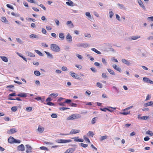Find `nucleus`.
I'll use <instances>...</instances> for the list:
<instances>
[{"instance_id": "obj_25", "label": "nucleus", "mask_w": 153, "mask_h": 153, "mask_svg": "<svg viewBox=\"0 0 153 153\" xmlns=\"http://www.w3.org/2000/svg\"><path fill=\"white\" fill-rule=\"evenodd\" d=\"M59 37L61 38L62 40H64L65 38L64 33H60L59 34Z\"/></svg>"}, {"instance_id": "obj_22", "label": "nucleus", "mask_w": 153, "mask_h": 153, "mask_svg": "<svg viewBox=\"0 0 153 153\" xmlns=\"http://www.w3.org/2000/svg\"><path fill=\"white\" fill-rule=\"evenodd\" d=\"M112 66L116 70L119 72H120L121 70V68L119 67H117V65L115 64L113 65Z\"/></svg>"}, {"instance_id": "obj_62", "label": "nucleus", "mask_w": 153, "mask_h": 153, "mask_svg": "<svg viewBox=\"0 0 153 153\" xmlns=\"http://www.w3.org/2000/svg\"><path fill=\"white\" fill-rule=\"evenodd\" d=\"M76 56L79 59H81L82 58V56L78 54H76Z\"/></svg>"}, {"instance_id": "obj_18", "label": "nucleus", "mask_w": 153, "mask_h": 153, "mask_svg": "<svg viewBox=\"0 0 153 153\" xmlns=\"http://www.w3.org/2000/svg\"><path fill=\"white\" fill-rule=\"evenodd\" d=\"M14 138L10 136V137L8 139V141L9 143L12 144L14 143Z\"/></svg>"}, {"instance_id": "obj_33", "label": "nucleus", "mask_w": 153, "mask_h": 153, "mask_svg": "<svg viewBox=\"0 0 153 153\" xmlns=\"http://www.w3.org/2000/svg\"><path fill=\"white\" fill-rule=\"evenodd\" d=\"M149 119V116H143L140 117V119L143 120H146Z\"/></svg>"}, {"instance_id": "obj_26", "label": "nucleus", "mask_w": 153, "mask_h": 153, "mask_svg": "<svg viewBox=\"0 0 153 153\" xmlns=\"http://www.w3.org/2000/svg\"><path fill=\"white\" fill-rule=\"evenodd\" d=\"M91 50L98 54H101V53L100 52L98 51L95 48H92L91 49Z\"/></svg>"}, {"instance_id": "obj_19", "label": "nucleus", "mask_w": 153, "mask_h": 153, "mask_svg": "<svg viewBox=\"0 0 153 153\" xmlns=\"http://www.w3.org/2000/svg\"><path fill=\"white\" fill-rule=\"evenodd\" d=\"M138 2L139 5L140 6V7H142L143 9L145 10V7L141 1V0H138Z\"/></svg>"}, {"instance_id": "obj_13", "label": "nucleus", "mask_w": 153, "mask_h": 153, "mask_svg": "<svg viewBox=\"0 0 153 153\" xmlns=\"http://www.w3.org/2000/svg\"><path fill=\"white\" fill-rule=\"evenodd\" d=\"M75 149L74 148H71L68 149L64 153H72L75 150Z\"/></svg>"}, {"instance_id": "obj_44", "label": "nucleus", "mask_w": 153, "mask_h": 153, "mask_svg": "<svg viewBox=\"0 0 153 153\" xmlns=\"http://www.w3.org/2000/svg\"><path fill=\"white\" fill-rule=\"evenodd\" d=\"M107 138V136L106 135L104 136H102L100 139V140L101 141H102L103 140H105Z\"/></svg>"}, {"instance_id": "obj_49", "label": "nucleus", "mask_w": 153, "mask_h": 153, "mask_svg": "<svg viewBox=\"0 0 153 153\" xmlns=\"http://www.w3.org/2000/svg\"><path fill=\"white\" fill-rule=\"evenodd\" d=\"M69 108H66V107H61L59 108V109L61 111H64L66 109H69Z\"/></svg>"}, {"instance_id": "obj_7", "label": "nucleus", "mask_w": 153, "mask_h": 153, "mask_svg": "<svg viewBox=\"0 0 153 153\" xmlns=\"http://www.w3.org/2000/svg\"><path fill=\"white\" fill-rule=\"evenodd\" d=\"M25 146L26 148V152L27 153H29L32 152V148L31 146L29 145H26Z\"/></svg>"}, {"instance_id": "obj_17", "label": "nucleus", "mask_w": 153, "mask_h": 153, "mask_svg": "<svg viewBox=\"0 0 153 153\" xmlns=\"http://www.w3.org/2000/svg\"><path fill=\"white\" fill-rule=\"evenodd\" d=\"M45 53L47 55V57L50 59H52L53 58V56L50 53L47 52L46 51H45Z\"/></svg>"}, {"instance_id": "obj_43", "label": "nucleus", "mask_w": 153, "mask_h": 153, "mask_svg": "<svg viewBox=\"0 0 153 153\" xmlns=\"http://www.w3.org/2000/svg\"><path fill=\"white\" fill-rule=\"evenodd\" d=\"M1 21L4 22H7L8 21L7 20L6 18L4 17H2L1 18Z\"/></svg>"}, {"instance_id": "obj_60", "label": "nucleus", "mask_w": 153, "mask_h": 153, "mask_svg": "<svg viewBox=\"0 0 153 153\" xmlns=\"http://www.w3.org/2000/svg\"><path fill=\"white\" fill-rule=\"evenodd\" d=\"M62 70L63 71H67V68L66 67L63 66L62 68Z\"/></svg>"}, {"instance_id": "obj_40", "label": "nucleus", "mask_w": 153, "mask_h": 153, "mask_svg": "<svg viewBox=\"0 0 153 153\" xmlns=\"http://www.w3.org/2000/svg\"><path fill=\"white\" fill-rule=\"evenodd\" d=\"M130 113V111H127V112H120V114H123V115H127L128 114H129Z\"/></svg>"}, {"instance_id": "obj_56", "label": "nucleus", "mask_w": 153, "mask_h": 153, "mask_svg": "<svg viewBox=\"0 0 153 153\" xmlns=\"http://www.w3.org/2000/svg\"><path fill=\"white\" fill-rule=\"evenodd\" d=\"M71 102V100L70 99H66L64 103H69Z\"/></svg>"}, {"instance_id": "obj_16", "label": "nucleus", "mask_w": 153, "mask_h": 153, "mask_svg": "<svg viewBox=\"0 0 153 153\" xmlns=\"http://www.w3.org/2000/svg\"><path fill=\"white\" fill-rule=\"evenodd\" d=\"M66 24L70 28H73L74 27V25L71 21H67L66 23Z\"/></svg>"}, {"instance_id": "obj_38", "label": "nucleus", "mask_w": 153, "mask_h": 153, "mask_svg": "<svg viewBox=\"0 0 153 153\" xmlns=\"http://www.w3.org/2000/svg\"><path fill=\"white\" fill-rule=\"evenodd\" d=\"M146 134L152 136L153 135V133L152 131L149 130H148L146 131Z\"/></svg>"}, {"instance_id": "obj_53", "label": "nucleus", "mask_w": 153, "mask_h": 153, "mask_svg": "<svg viewBox=\"0 0 153 153\" xmlns=\"http://www.w3.org/2000/svg\"><path fill=\"white\" fill-rule=\"evenodd\" d=\"M84 35L85 37L88 38H90L91 37V35L90 33H85Z\"/></svg>"}, {"instance_id": "obj_32", "label": "nucleus", "mask_w": 153, "mask_h": 153, "mask_svg": "<svg viewBox=\"0 0 153 153\" xmlns=\"http://www.w3.org/2000/svg\"><path fill=\"white\" fill-rule=\"evenodd\" d=\"M34 51L39 56H43V54L42 53H41L39 51L36 50H35Z\"/></svg>"}, {"instance_id": "obj_59", "label": "nucleus", "mask_w": 153, "mask_h": 153, "mask_svg": "<svg viewBox=\"0 0 153 153\" xmlns=\"http://www.w3.org/2000/svg\"><path fill=\"white\" fill-rule=\"evenodd\" d=\"M90 69L91 71L94 73H96L97 72V70L95 68H91Z\"/></svg>"}, {"instance_id": "obj_30", "label": "nucleus", "mask_w": 153, "mask_h": 153, "mask_svg": "<svg viewBox=\"0 0 153 153\" xmlns=\"http://www.w3.org/2000/svg\"><path fill=\"white\" fill-rule=\"evenodd\" d=\"M44 128L43 127H41L40 126H39L38 130L40 133L44 131Z\"/></svg>"}, {"instance_id": "obj_47", "label": "nucleus", "mask_w": 153, "mask_h": 153, "mask_svg": "<svg viewBox=\"0 0 153 153\" xmlns=\"http://www.w3.org/2000/svg\"><path fill=\"white\" fill-rule=\"evenodd\" d=\"M16 40L20 44H22L23 43L22 41L19 38H16Z\"/></svg>"}, {"instance_id": "obj_3", "label": "nucleus", "mask_w": 153, "mask_h": 153, "mask_svg": "<svg viewBox=\"0 0 153 153\" xmlns=\"http://www.w3.org/2000/svg\"><path fill=\"white\" fill-rule=\"evenodd\" d=\"M76 46L78 47H82L86 48L90 46V45L87 43H79L76 44Z\"/></svg>"}, {"instance_id": "obj_9", "label": "nucleus", "mask_w": 153, "mask_h": 153, "mask_svg": "<svg viewBox=\"0 0 153 153\" xmlns=\"http://www.w3.org/2000/svg\"><path fill=\"white\" fill-rule=\"evenodd\" d=\"M25 148L24 145L22 144L19 146H18L17 150L19 151H23L25 150Z\"/></svg>"}, {"instance_id": "obj_54", "label": "nucleus", "mask_w": 153, "mask_h": 153, "mask_svg": "<svg viewBox=\"0 0 153 153\" xmlns=\"http://www.w3.org/2000/svg\"><path fill=\"white\" fill-rule=\"evenodd\" d=\"M82 147L84 148H86L87 147L88 145L87 144H85L83 143H81L80 144V145Z\"/></svg>"}, {"instance_id": "obj_27", "label": "nucleus", "mask_w": 153, "mask_h": 153, "mask_svg": "<svg viewBox=\"0 0 153 153\" xmlns=\"http://www.w3.org/2000/svg\"><path fill=\"white\" fill-rule=\"evenodd\" d=\"M26 54L28 55L29 56L32 57H34L35 56V55L33 53H31V52L29 51H27L26 52Z\"/></svg>"}, {"instance_id": "obj_5", "label": "nucleus", "mask_w": 153, "mask_h": 153, "mask_svg": "<svg viewBox=\"0 0 153 153\" xmlns=\"http://www.w3.org/2000/svg\"><path fill=\"white\" fill-rule=\"evenodd\" d=\"M69 73L75 79L78 80H80L81 79V78L78 76V75L75 73L73 72L72 71H70Z\"/></svg>"}, {"instance_id": "obj_8", "label": "nucleus", "mask_w": 153, "mask_h": 153, "mask_svg": "<svg viewBox=\"0 0 153 153\" xmlns=\"http://www.w3.org/2000/svg\"><path fill=\"white\" fill-rule=\"evenodd\" d=\"M17 132L15 128H12L8 130L7 131V133L8 134H12Z\"/></svg>"}, {"instance_id": "obj_36", "label": "nucleus", "mask_w": 153, "mask_h": 153, "mask_svg": "<svg viewBox=\"0 0 153 153\" xmlns=\"http://www.w3.org/2000/svg\"><path fill=\"white\" fill-rule=\"evenodd\" d=\"M87 134L88 135L90 136L91 137H92L94 135V133L92 131H89Z\"/></svg>"}, {"instance_id": "obj_4", "label": "nucleus", "mask_w": 153, "mask_h": 153, "mask_svg": "<svg viewBox=\"0 0 153 153\" xmlns=\"http://www.w3.org/2000/svg\"><path fill=\"white\" fill-rule=\"evenodd\" d=\"M72 141L71 140H56V142L59 143H66L70 142Z\"/></svg>"}, {"instance_id": "obj_14", "label": "nucleus", "mask_w": 153, "mask_h": 153, "mask_svg": "<svg viewBox=\"0 0 153 153\" xmlns=\"http://www.w3.org/2000/svg\"><path fill=\"white\" fill-rule=\"evenodd\" d=\"M66 38L67 40L69 42H71L72 41V37L69 33L67 34Z\"/></svg>"}, {"instance_id": "obj_10", "label": "nucleus", "mask_w": 153, "mask_h": 153, "mask_svg": "<svg viewBox=\"0 0 153 153\" xmlns=\"http://www.w3.org/2000/svg\"><path fill=\"white\" fill-rule=\"evenodd\" d=\"M122 62L123 63L126 64L128 66L130 65L131 64V63L128 61L124 59H122Z\"/></svg>"}, {"instance_id": "obj_2", "label": "nucleus", "mask_w": 153, "mask_h": 153, "mask_svg": "<svg viewBox=\"0 0 153 153\" xmlns=\"http://www.w3.org/2000/svg\"><path fill=\"white\" fill-rule=\"evenodd\" d=\"M81 116L79 114H74L68 117L67 120H74L76 119L80 118Z\"/></svg>"}, {"instance_id": "obj_12", "label": "nucleus", "mask_w": 153, "mask_h": 153, "mask_svg": "<svg viewBox=\"0 0 153 153\" xmlns=\"http://www.w3.org/2000/svg\"><path fill=\"white\" fill-rule=\"evenodd\" d=\"M80 131L79 130L72 129L71 130V131L70 132V133L69 134H75L79 133L80 132Z\"/></svg>"}, {"instance_id": "obj_24", "label": "nucleus", "mask_w": 153, "mask_h": 153, "mask_svg": "<svg viewBox=\"0 0 153 153\" xmlns=\"http://www.w3.org/2000/svg\"><path fill=\"white\" fill-rule=\"evenodd\" d=\"M109 108H112L114 109V110H116V107H113L111 106H108V108L107 109V110L110 112H112L113 111V110L110 109Z\"/></svg>"}, {"instance_id": "obj_39", "label": "nucleus", "mask_w": 153, "mask_h": 153, "mask_svg": "<svg viewBox=\"0 0 153 153\" xmlns=\"http://www.w3.org/2000/svg\"><path fill=\"white\" fill-rule=\"evenodd\" d=\"M97 119V117L93 118L91 120V123L92 124H94L96 123Z\"/></svg>"}, {"instance_id": "obj_58", "label": "nucleus", "mask_w": 153, "mask_h": 153, "mask_svg": "<svg viewBox=\"0 0 153 153\" xmlns=\"http://www.w3.org/2000/svg\"><path fill=\"white\" fill-rule=\"evenodd\" d=\"M84 138V139L86 141H87L89 143H90V141L89 140V139H88V138H87L85 136H84L83 137Z\"/></svg>"}, {"instance_id": "obj_23", "label": "nucleus", "mask_w": 153, "mask_h": 153, "mask_svg": "<svg viewBox=\"0 0 153 153\" xmlns=\"http://www.w3.org/2000/svg\"><path fill=\"white\" fill-rule=\"evenodd\" d=\"M0 58L3 61L5 62H7L8 61V59L5 56H0Z\"/></svg>"}, {"instance_id": "obj_15", "label": "nucleus", "mask_w": 153, "mask_h": 153, "mask_svg": "<svg viewBox=\"0 0 153 153\" xmlns=\"http://www.w3.org/2000/svg\"><path fill=\"white\" fill-rule=\"evenodd\" d=\"M28 94L24 93H19L18 94H17V96H18L20 97H27V94Z\"/></svg>"}, {"instance_id": "obj_63", "label": "nucleus", "mask_w": 153, "mask_h": 153, "mask_svg": "<svg viewBox=\"0 0 153 153\" xmlns=\"http://www.w3.org/2000/svg\"><path fill=\"white\" fill-rule=\"evenodd\" d=\"M116 18L119 21H121V20L120 19V17L117 14H116Z\"/></svg>"}, {"instance_id": "obj_37", "label": "nucleus", "mask_w": 153, "mask_h": 153, "mask_svg": "<svg viewBox=\"0 0 153 153\" xmlns=\"http://www.w3.org/2000/svg\"><path fill=\"white\" fill-rule=\"evenodd\" d=\"M34 73L35 75L37 76H39L40 75V72L38 71H34Z\"/></svg>"}, {"instance_id": "obj_48", "label": "nucleus", "mask_w": 153, "mask_h": 153, "mask_svg": "<svg viewBox=\"0 0 153 153\" xmlns=\"http://www.w3.org/2000/svg\"><path fill=\"white\" fill-rule=\"evenodd\" d=\"M7 7L9 8H10L11 9L13 10L14 9V7H13L11 5L7 4L6 5Z\"/></svg>"}, {"instance_id": "obj_52", "label": "nucleus", "mask_w": 153, "mask_h": 153, "mask_svg": "<svg viewBox=\"0 0 153 153\" xmlns=\"http://www.w3.org/2000/svg\"><path fill=\"white\" fill-rule=\"evenodd\" d=\"M75 66L79 70L81 69L82 68V66L79 65H75Z\"/></svg>"}, {"instance_id": "obj_42", "label": "nucleus", "mask_w": 153, "mask_h": 153, "mask_svg": "<svg viewBox=\"0 0 153 153\" xmlns=\"http://www.w3.org/2000/svg\"><path fill=\"white\" fill-rule=\"evenodd\" d=\"M114 15V13L113 12H112V11H111L109 12V17L110 18H111Z\"/></svg>"}, {"instance_id": "obj_28", "label": "nucleus", "mask_w": 153, "mask_h": 153, "mask_svg": "<svg viewBox=\"0 0 153 153\" xmlns=\"http://www.w3.org/2000/svg\"><path fill=\"white\" fill-rule=\"evenodd\" d=\"M66 4L68 6H73V5L74 3L73 1L70 0L66 2Z\"/></svg>"}, {"instance_id": "obj_50", "label": "nucleus", "mask_w": 153, "mask_h": 153, "mask_svg": "<svg viewBox=\"0 0 153 153\" xmlns=\"http://www.w3.org/2000/svg\"><path fill=\"white\" fill-rule=\"evenodd\" d=\"M21 141L19 140L16 139L14 138V143H20Z\"/></svg>"}, {"instance_id": "obj_20", "label": "nucleus", "mask_w": 153, "mask_h": 153, "mask_svg": "<svg viewBox=\"0 0 153 153\" xmlns=\"http://www.w3.org/2000/svg\"><path fill=\"white\" fill-rule=\"evenodd\" d=\"M78 138H79V137H75L72 138L73 139H74V140L75 141L82 142H83L84 140L83 139H77V138L78 139Z\"/></svg>"}, {"instance_id": "obj_41", "label": "nucleus", "mask_w": 153, "mask_h": 153, "mask_svg": "<svg viewBox=\"0 0 153 153\" xmlns=\"http://www.w3.org/2000/svg\"><path fill=\"white\" fill-rule=\"evenodd\" d=\"M11 110L15 112L17 110V106L12 107L11 108Z\"/></svg>"}, {"instance_id": "obj_31", "label": "nucleus", "mask_w": 153, "mask_h": 153, "mask_svg": "<svg viewBox=\"0 0 153 153\" xmlns=\"http://www.w3.org/2000/svg\"><path fill=\"white\" fill-rule=\"evenodd\" d=\"M152 101H150L149 102L146 103L144 104V106L145 107H146L148 106H152Z\"/></svg>"}, {"instance_id": "obj_6", "label": "nucleus", "mask_w": 153, "mask_h": 153, "mask_svg": "<svg viewBox=\"0 0 153 153\" xmlns=\"http://www.w3.org/2000/svg\"><path fill=\"white\" fill-rule=\"evenodd\" d=\"M140 36H133L128 37V39L130 41H132L133 40H137V39L140 38Z\"/></svg>"}, {"instance_id": "obj_34", "label": "nucleus", "mask_w": 153, "mask_h": 153, "mask_svg": "<svg viewBox=\"0 0 153 153\" xmlns=\"http://www.w3.org/2000/svg\"><path fill=\"white\" fill-rule=\"evenodd\" d=\"M107 71L110 73V74L112 75H114L115 73L113 70L107 68Z\"/></svg>"}, {"instance_id": "obj_57", "label": "nucleus", "mask_w": 153, "mask_h": 153, "mask_svg": "<svg viewBox=\"0 0 153 153\" xmlns=\"http://www.w3.org/2000/svg\"><path fill=\"white\" fill-rule=\"evenodd\" d=\"M102 76L103 78H106L107 77V76L105 73H103L102 74Z\"/></svg>"}, {"instance_id": "obj_29", "label": "nucleus", "mask_w": 153, "mask_h": 153, "mask_svg": "<svg viewBox=\"0 0 153 153\" xmlns=\"http://www.w3.org/2000/svg\"><path fill=\"white\" fill-rule=\"evenodd\" d=\"M30 38L31 39L36 38H38V36L35 34H33L29 36Z\"/></svg>"}, {"instance_id": "obj_64", "label": "nucleus", "mask_w": 153, "mask_h": 153, "mask_svg": "<svg viewBox=\"0 0 153 153\" xmlns=\"http://www.w3.org/2000/svg\"><path fill=\"white\" fill-rule=\"evenodd\" d=\"M147 20L149 21H153V16L148 17L147 18Z\"/></svg>"}, {"instance_id": "obj_21", "label": "nucleus", "mask_w": 153, "mask_h": 153, "mask_svg": "<svg viewBox=\"0 0 153 153\" xmlns=\"http://www.w3.org/2000/svg\"><path fill=\"white\" fill-rule=\"evenodd\" d=\"M143 80L145 82L147 83H149L150 84L152 80L147 77H143Z\"/></svg>"}, {"instance_id": "obj_1", "label": "nucleus", "mask_w": 153, "mask_h": 153, "mask_svg": "<svg viewBox=\"0 0 153 153\" xmlns=\"http://www.w3.org/2000/svg\"><path fill=\"white\" fill-rule=\"evenodd\" d=\"M51 49L53 51L58 52L60 51V48L57 45L52 44L51 45Z\"/></svg>"}, {"instance_id": "obj_61", "label": "nucleus", "mask_w": 153, "mask_h": 153, "mask_svg": "<svg viewBox=\"0 0 153 153\" xmlns=\"http://www.w3.org/2000/svg\"><path fill=\"white\" fill-rule=\"evenodd\" d=\"M54 96L55 97H56L57 96H58V94L57 93H52L49 95V96Z\"/></svg>"}, {"instance_id": "obj_11", "label": "nucleus", "mask_w": 153, "mask_h": 153, "mask_svg": "<svg viewBox=\"0 0 153 153\" xmlns=\"http://www.w3.org/2000/svg\"><path fill=\"white\" fill-rule=\"evenodd\" d=\"M85 15L88 17V19L91 21H92L94 20V19L92 17L89 12H87L85 13Z\"/></svg>"}, {"instance_id": "obj_45", "label": "nucleus", "mask_w": 153, "mask_h": 153, "mask_svg": "<svg viewBox=\"0 0 153 153\" xmlns=\"http://www.w3.org/2000/svg\"><path fill=\"white\" fill-rule=\"evenodd\" d=\"M40 149L42 150H46L48 151V149L45 147V146H41L40 147Z\"/></svg>"}, {"instance_id": "obj_35", "label": "nucleus", "mask_w": 153, "mask_h": 153, "mask_svg": "<svg viewBox=\"0 0 153 153\" xmlns=\"http://www.w3.org/2000/svg\"><path fill=\"white\" fill-rule=\"evenodd\" d=\"M117 5L118 6V7H120V9H125V7L124 6L123 4H120L118 3L117 4Z\"/></svg>"}, {"instance_id": "obj_55", "label": "nucleus", "mask_w": 153, "mask_h": 153, "mask_svg": "<svg viewBox=\"0 0 153 153\" xmlns=\"http://www.w3.org/2000/svg\"><path fill=\"white\" fill-rule=\"evenodd\" d=\"M46 104L49 105H52V106H54V104L51 102H47Z\"/></svg>"}, {"instance_id": "obj_51", "label": "nucleus", "mask_w": 153, "mask_h": 153, "mask_svg": "<svg viewBox=\"0 0 153 153\" xmlns=\"http://www.w3.org/2000/svg\"><path fill=\"white\" fill-rule=\"evenodd\" d=\"M51 117L53 118H56L57 117V115L56 114H52L51 115Z\"/></svg>"}, {"instance_id": "obj_46", "label": "nucleus", "mask_w": 153, "mask_h": 153, "mask_svg": "<svg viewBox=\"0 0 153 153\" xmlns=\"http://www.w3.org/2000/svg\"><path fill=\"white\" fill-rule=\"evenodd\" d=\"M96 85L97 87L100 88H102V84L99 82H97L96 84Z\"/></svg>"}]
</instances>
